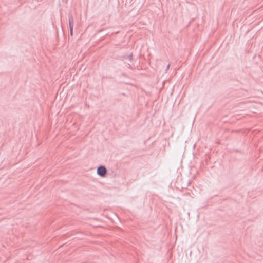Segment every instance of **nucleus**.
I'll return each instance as SVG.
<instances>
[{"instance_id": "f257e3e1", "label": "nucleus", "mask_w": 263, "mask_h": 263, "mask_svg": "<svg viewBox=\"0 0 263 263\" xmlns=\"http://www.w3.org/2000/svg\"><path fill=\"white\" fill-rule=\"evenodd\" d=\"M133 59V53L130 52L128 54L123 55L118 58V60L124 61L125 66L127 68H130V63Z\"/></svg>"}, {"instance_id": "f03ea898", "label": "nucleus", "mask_w": 263, "mask_h": 263, "mask_svg": "<svg viewBox=\"0 0 263 263\" xmlns=\"http://www.w3.org/2000/svg\"><path fill=\"white\" fill-rule=\"evenodd\" d=\"M97 174L102 177H105L107 173V170L104 166L100 165L97 170Z\"/></svg>"}, {"instance_id": "7ed1b4c3", "label": "nucleus", "mask_w": 263, "mask_h": 263, "mask_svg": "<svg viewBox=\"0 0 263 263\" xmlns=\"http://www.w3.org/2000/svg\"><path fill=\"white\" fill-rule=\"evenodd\" d=\"M69 28L70 31V35H72V29H73V18L72 17H69Z\"/></svg>"}, {"instance_id": "20e7f679", "label": "nucleus", "mask_w": 263, "mask_h": 263, "mask_svg": "<svg viewBox=\"0 0 263 263\" xmlns=\"http://www.w3.org/2000/svg\"><path fill=\"white\" fill-rule=\"evenodd\" d=\"M170 64H168V65H167V67H166V71H167V70L169 69V68H170Z\"/></svg>"}]
</instances>
